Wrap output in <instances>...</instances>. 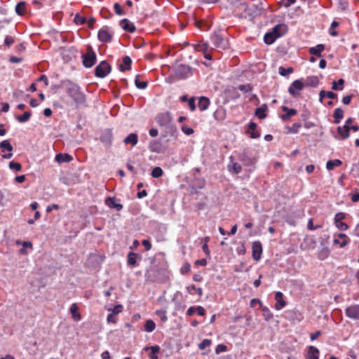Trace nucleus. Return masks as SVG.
<instances>
[{
  "label": "nucleus",
  "instance_id": "30",
  "mask_svg": "<svg viewBox=\"0 0 359 359\" xmlns=\"http://www.w3.org/2000/svg\"><path fill=\"white\" fill-rule=\"evenodd\" d=\"M141 259V257L135 252H130L128 255V264L130 266H135L137 265V259Z\"/></svg>",
  "mask_w": 359,
  "mask_h": 359
},
{
  "label": "nucleus",
  "instance_id": "21",
  "mask_svg": "<svg viewBox=\"0 0 359 359\" xmlns=\"http://www.w3.org/2000/svg\"><path fill=\"white\" fill-rule=\"evenodd\" d=\"M69 312L72 315V318L75 321H79L81 318V314L79 311V308L76 304H72L69 308Z\"/></svg>",
  "mask_w": 359,
  "mask_h": 359
},
{
  "label": "nucleus",
  "instance_id": "36",
  "mask_svg": "<svg viewBox=\"0 0 359 359\" xmlns=\"http://www.w3.org/2000/svg\"><path fill=\"white\" fill-rule=\"evenodd\" d=\"M319 83V79L316 76H309L306 79V85L316 87Z\"/></svg>",
  "mask_w": 359,
  "mask_h": 359
},
{
  "label": "nucleus",
  "instance_id": "15",
  "mask_svg": "<svg viewBox=\"0 0 359 359\" xmlns=\"http://www.w3.org/2000/svg\"><path fill=\"white\" fill-rule=\"evenodd\" d=\"M262 253V247L259 242L255 241L252 243V257L256 261H258Z\"/></svg>",
  "mask_w": 359,
  "mask_h": 359
},
{
  "label": "nucleus",
  "instance_id": "2",
  "mask_svg": "<svg viewBox=\"0 0 359 359\" xmlns=\"http://www.w3.org/2000/svg\"><path fill=\"white\" fill-rule=\"evenodd\" d=\"M62 87L65 88L67 95L73 100L77 105L84 104L86 102V95L81 91L79 86L69 80L62 82Z\"/></svg>",
  "mask_w": 359,
  "mask_h": 359
},
{
  "label": "nucleus",
  "instance_id": "62",
  "mask_svg": "<svg viewBox=\"0 0 359 359\" xmlns=\"http://www.w3.org/2000/svg\"><path fill=\"white\" fill-rule=\"evenodd\" d=\"M74 20L76 24L83 25L85 22L86 19L79 15H76L75 16Z\"/></svg>",
  "mask_w": 359,
  "mask_h": 359
},
{
  "label": "nucleus",
  "instance_id": "31",
  "mask_svg": "<svg viewBox=\"0 0 359 359\" xmlns=\"http://www.w3.org/2000/svg\"><path fill=\"white\" fill-rule=\"evenodd\" d=\"M209 105H210V100L208 98H207L205 97H200V99L198 100V106L201 111L206 110L208 108Z\"/></svg>",
  "mask_w": 359,
  "mask_h": 359
},
{
  "label": "nucleus",
  "instance_id": "42",
  "mask_svg": "<svg viewBox=\"0 0 359 359\" xmlns=\"http://www.w3.org/2000/svg\"><path fill=\"white\" fill-rule=\"evenodd\" d=\"M155 313L160 317L162 322H166L168 320L166 311L165 310H156Z\"/></svg>",
  "mask_w": 359,
  "mask_h": 359
},
{
  "label": "nucleus",
  "instance_id": "61",
  "mask_svg": "<svg viewBox=\"0 0 359 359\" xmlns=\"http://www.w3.org/2000/svg\"><path fill=\"white\" fill-rule=\"evenodd\" d=\"M107 320L109 323H116V315L109 313L107 316Z\"/></svg>",
  "mask_w": 359,
  "mask_h": 359
},
{
  "label": "nucleus",
  "instance_id": "29",
  "mask_svg": "<svg viewBox=\"0 0 359 359\" xmlns=\"http://www.w3.org/2000/svg\"><path fill=\"white\" fill-rule=\"evenodd\" d=\"M333 117H334V123L336 124H338L341 122V121L344 118V111L341 108H337L334 109V114H333Z\"/></svg>",
  "mask_w": 359,
  "mask_h": 359
},
{
  "label": "nucleus",
  "instance_id": "64",
  "mask_svg": "<svg viewBox=\"0 0 359 359\" xmlns=\"http://www.w3.org/2000/svg\"><path fill=\"white\" fill-rule=\"evenodd\" d=\"M142 245H144V247L145 248V250L147 251L151 250V244L149 242V241H148V240H146V239L143 240L142 241Z\"/></svg>",
  "mask_w": 359,
  "mask_h": 359
},
{
  "label": "nucleus",
  "instance_id": "5",
  "mask_svg": "<svg viewBox=\"0 0 359 359\" xmlns=\"http://www.w3.org/2000/svg\"><path fill=\"white\" fill-rule=\"evenodd\" d=\"M210 40L216 48L224 50L228 46V40L220 34L215 33Z\"/></svg>",
  "mask_w": 359,
  "mask_h": 359
},
{
  "label": "nucleus",
  "instance_id": "46",
  "mask_svg": "<svg viewBox=\"0 0 359 359\" xmlns=\"http://www.w3.org/2000/svg\"><path fill=\"white\" fill-rule=\"evenodd\" d=\"M122 310H123V306L121 304L116 305V306H114L112 309H108V311H111V313L114 314L116 316L117 314H118L119 313H121L122 311Z\"/></svg>",
  "mask_w": 359,
  "mask_h": 359
},
{
  "label": "nucleus",
  "instance_id": "63",
  "mask_svg": "<svg viewBox=\"0 0 359 359\" xmlns=\"http://www.w3.org/2000/svg\"><path fill=\"white\" fill-rule=\"evenodd\" d=\"M322 332L320 330H318L315 332L310 334V339L311 341L316 340L318 337L321 335Z\"/></svg>",
  "mask_w": 359,
  "mask_h": 359
},
{
  "label": "nucleus",
  "instance_id": "17",
  "mask_svg": "<svg viewBox=\"0 0 359 359\" xmlns=\"http://www.w3.org/2000/svg\"><path fill=\"white\" fill-rule=\"evenodd\" d=\"M242 7L244 9L243 15L245 18H249L250 19H252L254 18V16L256 15L255 13L257 12V9L255 8L254 5H252V6L242 5Z\"/></svg>",
  "mask_w": 359,
  "mask_h": 359
},
{
  "label": "nucleus",
  "instance_id": "44",
  "mask_svg": "<svg viewBox=\"0 0 359 359\" xmlns=\"http://www.w3.org/2000/svg\"><path fill=\"white\" fill-rule=\"evenodd\" d=\"M346 218V214L344 212H337L334 215V223H337L339 222H342Z\"/></svg>",
  "mask_w": 359,
  "mask_h": 359
},
{
  "label": "nucleus",
  "instance_id": "39",
  "mask_svg": "<svg viewBox=\"0 0 359 359\" xmlns=\"http://www.w3.org/2000/svg\"><path fill=\"white\" fill-rule=\"evenodd\" d=\"M339 23L335 20H334L330 27L329 33L332 36H337L338 32L335 31V29L339 26Z\"/></svg>",
  "mask_w": 359,
  "mask_h": 359
},
{
  "label": "nucleus",
  "instance_id": "12",
  "mask_svg": "<svg viewBox=\"0 0 359 359\" xmlns=\"http://www.w3.org/2000/svg\"><path fill=\"white\" fill-rule=\"evenodd\" d=\"M113 32L107 27H103L98 32L97 37L102 42H109L111 40Z\"/></svg>",
  "mask_w": 359,
  "mask_h": 359
},
{
  "label": "nucleus",
  "instance_id": "7",
  "mask_svg": "<svg viewBox=\"0 0 359 359\" xmlns=\"http://www.w3.org/2000/svg\"><path fill=\"white\" fill-rule=\"evenodd\" d=\"M83 57V64L87 67L90 68L94 65L96 61V55L95 52L92 50V48H88L86 54L82 56Z\"/></svg>",
  "mask_w": 359,
  "mask_h": 359
},
{
  "label": "nucleus",
  "instance_id": "26",
  "mask_svg": "<svg viewBox=\"0 0 359 359\" xmlns=\"http://www.w3.org/2000/svg\"><path fill=\"white\" fill-rule=\"evenodd\" d=\"M229 170L233 173L238 174L241 172V166L238 163L233 162L232 161V157H231V161L229 164L228 165Z\"/></svg>",
  "mask_w": 359,
  "mask_h": 359
},
{
  "label": "nucleus",
  "instance_id": "41",
  "mask_svg": "<svg viewBox=\"0 0 359 359\" xmlns=\"http://www.w3.org/2000/svg\"><path fill=\"white\" fill-rule=\"evenodd\" d=\"M163 174V171L160 167H155L151 171V176L154 178H159Z\"/></svg>",
  "mask_w": 359,
  "mask_h": 359
},
{
  "label": "nucleus",
  "instance_id": "52",
  "mask_svg": "<svg viewBox=\"0 0 359 359\" xmlns=\"http://www.w3.org/2000/svg\"><path fill=\"white\" fill-rule=\"evenodd\" d=\"M210 344H211L210 340L205 339L200 343L199 348H200V349H205L206 347L210 346Z\"/></svg>",
  "mask_w": 359,
  "mask_h": 359
},
{
  "label": "nucleus",
  "instance_id": "49",
  "mask_svg": "<svg viewBox=\"0 0 359 359\" xmlns=\"http://www.w3.org/2000/svg\"><path fill=\"white\" fill-rule=\"evenodd\" d=\"M255 115L259 118H263L266 117L265 109H264L263 107L257 108L255 111Z\"/></svg>",
  "mask_w": 359,
  "mask_h": 359
},
{
  "label": "nucleus",
  "instance_id": "14",
  "mask_svg": "<svg viewBox=\"0 0 359 359\" xmlns=\"http://www.w3.org/2000/svg\"><path fill=\"white\" fill-rule=\"evenodd\" d=\"M320 351L318 348L309 346L305 355L306 359H319Z\"/></svg>",
  "mask_w": 359,
  "mask_h": 359
},
{
  "label": "nucleus",
  "instance_id": "54",
  "mask_svg": "<svg viewBox=\"0 0 359 359\" xmlns=\"http://www.w3.org/2000/svg\"><path fill=\"white\" fill-rule=\"evenodd\" d=\"M297 0H281L280 3L285 8H288L291 5L294 4Z\"/></svg>",
  "mask_w": 359,
  "mask_h": 359
},
{
  "label": "nucleus",
  "instance_id": "11",
  "mask_svg": "<svg viewBox=\"0 0 359 359\" xmlns=\"http://www.w3.org/2000/svg\"><path fill=\"white\" fill-rule=\"evenodd\" d=\"M0 149L1 152H5L6 151H8L7 154H4L2 155V157L6 159H9L13 156V147L8 140H6L2 141L0 143Z\"/></svg>",
  "mask_w": 359,
  "mask_h": 359
},
{
  "label": "nucleus",
  "instance_id": "53",
  "mask_svg": "<svg viewBox=\"0 0 359 359\" xmlns=\"http://www.w3.org/2000/svg\"><path fill=\"white\" fill-rule=\"evenodd\" d=\"M250 306L254 308H261L262 304L259 299H253L250 302Z\"/></svg>",
  "mask_w": 359,
  "mask_h": 359
},
{
  "label": "nucleus",
  "instance_id": "33",
  "mask_svg": "<svg viewBox=\"0 0 359 359\" xmlns=\"http://www.w3.org/2000/svg\"><path fill=\"white\" fill-rule=\"evenodd\" d=\"M344 86V80L339 79L337 81H334L332 83V89L333 90H342Z\"/></svg>",
  "mask_w": 359,
  "mask_h": 359
},
{
  "label": "nucleus",
  "instance_id": "40",
  "mask_svg": "<svg viewBox=\"0 0 359 359\" xmlns=\"http://www.w3.org/2000/svg\"><path fill=\"white\" fill-rule=\"evenodd\" d=\"M302 127V124L300 123H294L292 124L291 127H287V133H297L299 132V128Z\"/></svg>",
  "mask_w": 359,
  "mask_h": 359
},
{
  "label": "nucleus",
  "instance_id": "59",
  "mask_svg": "<svg viewBox=\"0 0 359 359\" xmlns=\"http://www.w3.org/2000/svg\"><path fill=\"white\" fill-rule=\"evenodd\" d=\"M238 89L245 93L249 92L251 90L252 88L249 84L240 85L238 86Z\"/></svg>",
  "mask_w": 359,
  "mask_h": 359
},
{
  "label": "nucleus",
  "instance_id": "32",
  "mask_svg": "<svg viewBox=\"0 0 359 359\" xmlns=\"http://www.w3.org/2000/svg\"><path fill=\"white\" fill-rule=\"evenodd\" d=\"M342 161L339 159L330 160L326 163V168L328 170H332L335 167L340 166Z\"/></svg>",
  "mask_w": 359,
  "mask_h": 359
},
{
  "label": "nucleus",
  "instance_id": "35",
  "mask_svg": "<svg viewBox=\"0 0 359 359\" xmlns=\"http://www.w3.org/2000/svg\"><path fill=\"white\" fill-rule=\"evenodd\" d=\"M319 95H320V101L325 96L327 97L330 98V100H334V99L337 98V95L336 93H334V92H332V91H325V90H321L320 92Z\"/></svg>",
  "mask_w": 359,
  "mask_h": 359
},
{
  "label": "nucleus",
  "instance_id": "55",
  "mask_svg": "<svg viewBox=\"0 0 359 359\" xmlns=\"http://www.w3.org/2000/svg\"><path fill=\"white\" fill-rule=\"evenodd\" d=\"M226 350H227L226 346H225L224 344H219L216 347L215 353L217 354H219L220 353L225 352Z\"/></svg>",
  "mask_w": 359,
  "mask_h": 359
},
{
  "label": "nucleus",
  "instance_id": "57",
  "mask_svg": "<svg viewBox=\"0 0 359 359\" xmlns=\"http://www.w3.org/2000/svg\"><path fill=\"white\" fill-rule=\"evenodd\" d=\"M14 43V39L11 36H6L4 39V44L9 47Z\"/></svg>",
  "mask_w": 359,
  "mask_h": 359
},
{
  "label": "nucleus",
  "instance_id": "3",
  "mask_svg": "<svg viewBox=\"0 0 359 359\" xmlns=\"http://www.w3.org/2000/svg\"><path fill=\"white\" fill-rule=\"evenodd\" d=\"M191 74V69L186 65L181 64L175 67L173 77L176 80L185 79Z\"/></svg>",
  "mask_w": 359,
  "mask_h": 359
},
{
  "label": "nucleus",
  "instance_id": "48",
  "mask_svg": "<svg viewBox=\"0 0 359 359\" xmlns=\"http://www.w3.org/2000/svg\"><path fill=\"white\" fill-rule=\"evenodd\" d=\"M336 227L340 231H346L348 229V225L343 222H339L337 223H334Z\"/></svg>",
  "mask_w": 359,
  "mask_h": 359
},
{
  "label": "nucleus",
  "instance_id": "1",
  "mask_svg": "<svg viewBox=\"0 0 359 359\" xmlns=\"http://www.w3.org/2000/svg\"><path fill=\"white\" fill-rule=\"evenodd\" d=\"M155 121L158 126L163 130L164 133L162 135L163 137H165L168 135L177 137V129L170 112L165 111L158 114L155 117Z\"/></svg>",
  "mask_w": 359,
  "mask_h": 359
},
{
  "label": "nucleus",
  "instance_id": "19",
  "mask_svg": "<svg viewBox=\"0 0 359 359\" xmlns=\"http://www.w3.org/2000/svg\"><path fill=\"white\" fill-rule=\"evenodd\" d=\"M350 130L351 128H348L347 126H339L337 128V134L339 135V139L344 140L348 138L350 135Z\"/></svg>",
  "mask_w": 359,
  "mask_h": 359
},
{
  "label": "nucleus",
  "instance_id": "6",
  "mask_svg": "<svg viewBox=\"0 0 359 359\" xmlns=\"http://www.w3.org/2000/svg\"><path fill=\"white\" fill-rule=\"evenodd\" d=\"M111 71V67L106 61H102L95 68V76L100 78L105 77Z\"/></svg>",
  "mask_w": 359,
  "mask_h": 359
},
{
  "label": "nucleus",
  "instance_id": "20",
  "mask_svg": "<svg viewBox=\"0 0 359 359\" xmlns=\"http://www.w3.org/2000/svg\"><path fill=\"white\" fill-rule=\"evenodd\" d=\"M132 60L129 56H125L123 58L122 62L119 65V69L121 72H125L131 68Z\"/></svg>",
  "mask_w": 359,
  "mask_h": 359
},
{
  "label": "nucleus",
  "instance_id": "37",
  "mask_svg": "<svg viewBox=\"0 0 359 359\" xmlns=\"http://www.w3.org/2000/svg\"><path fill=\"white\" fill-rule=\"evenodd\" d=\"M156 328V324L152 320H147L144 324V330L147 332H153Z\"/></svg>",
  "mask_w": 359,
  "mask_h": 359
},
{
  "label": "nucleus",
  "instance_id": "47",
  "mask_svg": "<svg viewBox=\"0 0 359 359\" xmlns=\"http://www.w3.org/2000/svg\"><path fill=\"white\" fill-rule=\"evenodd\" d=\"M9 168L11 170H15V171H20L22 168L21 164L17 162L11 161L9 163Z\"/></svg>",
  "mask_w": 359,
  "mask_h": 359
},
{
  "label": "nucleus",
  "instance_id": "34",
  "mask_svg": "<svg viewBox=\"0 0 359 359\" xmlns=\"http://www.w3.org/2000/svg\"><path fill=\"white\" fill-rule=\"evenodd\" d=\"M15 12L19 15H23L26 12V4L25 1L19 2L15 6Z\"/></svg>",
  "mask_w": 359,
  "mask_h": 359
},
{
  "label": "nucleus",
  "instance_id": "43",
  "mask_svg": "<svg viewBox=\"0 0 359 359\" xmlns=\"http://www.w3.org/2000/svg\"><path fill=\"white\" fill-rule=\"evenodd\" d=\"M31 115H32L31 112L25 111L22 116H20L18 118V120L19 122H21V123L26 122L30 118Z\"/></svg>",
  "mask_w": 359,
  "mask_h": 359
},
{
  "label": "nucleus",
  "instance_id": "45",
  "mask_svg": "<svg viewBox=\"0 0 359 359\" xmlns=\"http://www.w3.org/2000/svg\"><path fill=\"white\" fill-rule=\"evenodd\" d=\"M135 83L136 87L137 88H139V89H144L147 86V81H140L137 79V77L135 80Z\"/></svg>",
  "mask_w": 359,
  "mask_h": 359
},
{
  "label": "nucleus",
  "instance_id": "28",
  "mask_svg": "<svg viewBox=\"0 0 359 359\" xmlns=\"http://www.w3.org/2000/svg\"><path fill=\"white\" fill-rule=\"evenodd\" d=\"M283 111L285 112V114L281 115V118L284 121L288 120L291 116H294L297 114L296 109H289L287 107H283Z\"/></svg>",
  "mask_w": 359,
  "mask_h": 359
},
{
  "label": "nucleus",
  "instance_id": "22",
  "mask_svg": "<svg viewBox=\"0 0 359 359\" xmlns=\"http://www.w3.org/2000/svg\"><path fill=\"white\" fill-rule=\"evenodd\" d=\"M72 160V157L68 154H57L55 157V161L58 163H68Z\"/></svg>",
  "mask_w": 359,
  "mask_h": 359
},
{
  "label": "nucleus",
  "instance_id": "27",
  "mask_svg": "<svg viewBox=\"0 0 359 359\" xmlns=\"http://www.w3.org/2000/svg\"><path fill=\"white\" fill-rule=\"evenodd\" d=\"M144 350L145 351H148V350H151V353H149V358L151 359H158V357L157 355V354L159 353L160 351V347L157 345L156 346H147L144 348Z\"/></svg>",
  "mask_w": 359,
  "mask_h": 359
},
{
  "label": "nucleus",
  "instance_id": "50",
  "mask_svg": "<svg viewBox=\"0 0 359 359\" xmlns=\"http://www.w3.org/2000/svg\"><path fill=\"white\" fill-rule=\"evenodd\" d=\"M313 219L311 218L309 219V222H308V224H307V228L308 229L311 230V231H314V230H316V229H318L320 228H321V225H316L314 226L313 224Z\"/></svg>",
  "mask_w": 359,
  "mask_h": 359
},
{
  "label": "nucleus",
  "instance_id": "25",
  "mask_svg": "<svg viewBox=\"0 0 359 359\" xmlns=\"http://www.w3.org/2000/svg\"><path fill=\"white\" fill-rule=\"evenodd\" d=\"M138 142V137L135 133L129 134L124 140L123 142L126 144H131L135 146Z\"/></svg>",
  "mask_w": 359,
  "mask_h": 359
},
{
  "label": "nucleus",
  "instance_id": "16",
  "mask_svg": "<svg viewBox=\"0 0 359 359\" xmlns=\"http://www.w3.org/2000/svg\"><path fill=\"white\" fill-rule=\"evenodd\" d=\"M105 204L110 208L116 209L120 211L123 208V205L117 203V200L114 197H108L105 200Z\"/></svg>",
  "mask_w": 359,
  "mask_h": 359
},
{
  "label": "nucleus",
  "instance_id": "13",
  "mask_svg": "<svg viewBox=\"0 0 359 359\" xmlns=\"http://www.w3.org/2000/svg\"><path fill=\"white\" fill-rule=\"evenodd\" d=\"M274 309L279 311L284 308L286 305V302L284 299L283 294L280 292H277L275 294Z\"/></svg>",
  "mask_w": 359,
  "mask_h": 359
},
{
  "label": "nucleus",
  "instance_id": "10",
  "mask_svg": "<svg viewBox=\"0 0 359 359\" xmlns=\"http://www.w3.org/2000/svg\"><path fill=\"white\" fill-rule=\"evenodd\" d=\"M350 242V238L345 233H339L334 235L333 244L340 248H344Z\"/></svg>",
  "mask_w": 359,
  "mask_h": 359
},
{
  "label": "nucleus",
  "instance_id": "58",
  "mask_svg": "<svg viewBox=\"0 0 359 359\" xmlns=\"http://www.w3.org/2000/svg\"><path fill=\"white\" fill-rule=\"evenodd\" d=\"M114 11L116 14L119 15H121L123 14V10L121 8V6L118 4V3H116L114 5Z\"/></svg>",
  "mask_w": 359,
  "mask_h": 359
},
{
  "label": "nucleus",
  "instance_id": "18",
  "mask_svg": "<svg viewBox=\"0 0 359 359\" xmlns=\"http://www.w3.org/2000/svg\"><path fill=\"white\" fill-rule=\"evenodd\" d=\"M121 28L128 32L133 33L135 31V26L128 19H123L120 22Z\"/></svg>",
  "mask_w": 359,
  "mask_h": 359
},
{
  "label": "nucleus",
  "instance_id": "9",
  "mask_svg": "<svg viewBox=\"0 0 359 359\" xmlns=\"http://www.w3.org/2000/svg\"><path fill=\"white\" fill-rule=\"evenodd\" d=\"M305 85L302 79L294 81L288 88L289 93L292 96H296L299 92L303 90Z\"/></svg>",
  "mask_w": 359,
  "mask_h": 359
},
{
  "label": "nucleus",
  "instance_id": "23",
  "mask_svg": "<svg viewBox=\"0 0 359 359\" xmlns=\"http://www.w3.org/2000/svg\"><path fill=\"white\" fill-rule=\"evenodd\" d=\"M247 133L250 135L252 138H257L259 137V133L257 130V125L253 122H250L248 124Z\"/></svg>",
  "mask_w": 359,
  "mask_h": 359
},
{
  "label": "nucleus",
  "instance_id": "8",
  "mask_svg": "<svg viewBox=\"0 0 359 359\" xmlns=\"http://www.w3.org/2000/svg\"><path fill=\"white\" fill-rule=\"evenodd\" d=\"M345 315L350 319L359 320V304H352L347 306L345 309Z\"/></svg>",
  "mask_w": 359,
  "mask_h": 359
},
{
  "label": "nucleus",
  "instance_id": "60",
  "mask_svg": "<svg viewBox=\"0 0 359 359\" xmlns=\"http://www.w3.org/2000/svg\"><path fill=\"white\" fill-rule=\"evenodd\" d=\"M351 200L353 203H356L359 201V192L355 191L351 194Z\"/></svg>",
  "mask_w": 359,
  "mask_h": 359
},
{
  "label": "nucleus",
  "instance_id": "38",
  "mask_svg": "<svg viewBox=\"0 0 359 359\" xmlns=\"http://www.w3.org/2000/svg\"><path fill=\"white\" fill-rule=\"evenodd\" d=\"M292 72H293V68L292 67L285 68L283 67H280L278 68V73L281 76H285V77L288 76Z\"/></svg>",
  "mask_w": 359,
  "mask_h": 359
},
{
  "label": "nucleus",
  "instance_id": "24",
  "mask_svg": "<svg viewBox=\"0 0 359 359\" xmlns=\"http://www.w3.org/2000/svg\"><path fill=\"white\" fill-rule=\"evenodd\" d=\"M324 49L325 46L323 44H318L314 47L310 48L309 52L311 55L320 57Z\"/></svg>",
  "mask_w": 359,
  "mask_h": 359
},
{
  "label": "nucleus",
  "instance_id": "4",
  "mask_svg": "<svg viewBox=\"0 0 359 359\" xmlns=\"http://www.w3.org/2000/svg\"><path fill=\"white\" fill-rule=\"evenodd\" d=\"M288 31V27L284 23L278 24L271 30V44L277 39L283 36Z\"/></svg>",
  "mask_w": 359,
  "mask_h": 359
},
{
  "label": "nucleus",
  "instance_id": "51",
  "mask_svg": "<svg viewBox=\"0 0 359 359\" xmlns=\"http://www.w3.org/2000/svg\"><path fill=\"white\" fill-rule=\"evenodd\" d=\"M181 130L187 135H191L194 133V130L185 125L182 126Z\"/></svg>",
  "mask_w": 359,
  "mask_h": 359
},
{
  "label": "nucleus",
  "instance_id": "56",
  "mask_svg": "<svg viewBox=\"0 0 359 359\" xmlns=\"http://www.w3.org/2000/svg\"><path fill=\"white\" fill-rule=\"evenodd\" d=\"M245 154H241L239 156V159L243 162V164L245 165H247V166H249V165H251L252 163H253V161L252 159L251 158H248L247 160H245L244 158H243V156H244Z\"/></svg>",
  "mask_w": 359,
  "mask_h": 359
}]
</instances>
